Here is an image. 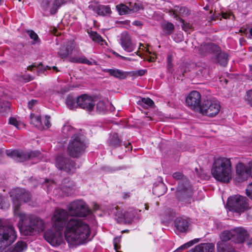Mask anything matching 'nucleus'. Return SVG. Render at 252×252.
<instances>
[{"label":"nucleus","instance_id":"obj_20","mask_svg":"<svg viewBox=\"0 0 252 252\" xmlns=\"http://www.w3.org/2000/svg\"><path fill=\"white\" fill-rule=\"evenodd\" d=\"M90 9H92L97 15L105 16L110 15L112 13L111 8L109 5L99 4L97 6L92 5L89 6Z\"/></svg>","mask_w":252,"mask_h":252},{"label":"nucleus","instance_id":"obj_52","mask_svg":"<svg viewBox=\"0 0 252 252\" xmlns=\"http://www.w3.org/2000/svg\"><path fill=\"white\" fill-rule=\"evenodd\" d=\"M120 242V237H116L113 240L114 247L116 251L120 248L119 243Z\"/></svg>","mask_w":252,"mask_h":252},{"label":"nucleus","instance_id":"obj_1","mask_svg":"<svg viewBox=\"0 0 252 252\" xmlns=\"http://www.w3.org/2000/svg\"><path fill=\"white\" fill-rule=\"evenodd\" d=\"M68 212L57 209L52 218L53 226L58 230L65 227L64 235L69 245L78 246L86 243L91 233L89 225L82 219L72 218L68 220Z\"/></svg>","mask_w":252,"mask_h":252},{"label":"nucleus","instance_id":"obj_25","mask_svg":"<svg viewBox=\"0 0 252 252\" xmlns=\"http://www.w3.org/2000/svg\"><path fill=\"white\" fill-rule=\"evenodd\" d=\"M27 249L26 242L18 241L13 247L8 249V252H24Z\"/></svg>","mask_w":252,"mask_h":252},{"label":"nucleus","instance_id":"obj_32","mask_svg":"<svg viewBox=\"0 0 252 252\" xmlns=\"http://www.w3.org/2000/svg\"><path fill=\"white\" fill-rule=\"evenodd\" d=\"M127 4L129 9L130 14L137 12L143 8L142 5L140 3H136L135 2H129L127 3Z\"/></svg>","mask_w":252,"mask_h":252},{"label":"nucleus","instance_id":"obj_55","mask_svg":"<svg viewBox=\"0 0 252 252\" xmlns=\"http://www.w3.org/2000/svg\"><path fill=\"white\" fill-rule=\"evenodd\" d=\"M50 118V117L49 116H46L44 121L45 126L48 128L51 126V124L49 122Z\"/></svg>","mask_w":252,"mask_h":252},{"label":"nucleus","instance_id":"obj_59","mask_svg":"<svg viewBox=\"0 0 252 252\" xmlns=\"http://www.w3.org/2000/svg\"><path fill=\"white\" fill-rule=\"evenodd\" d=\"M248 245L250 248H252V238L248 242Z\"/></svg>","mask_w":252,"mask_h":252},{"label":"nucleus","instance_id":"obj_23","mask_svg":"<svg viewBox=\"0 0 252 252\" xmlns=\"http://www.w3.org/2000/svg\"><path fill=\"white\" fill-rule=\"evenodd\" d=\"M201 49L205 53H211L214 54L215 56L218 52L220 51L221 48L218 45L214 43H205L201 45Z\"/></svg>","mask_w":252,"mask_h":252},{"label":"nucleus","instance_id":"obj_53","mask_svg":"<svg viewBox=\"0 0 252 252\" xmlns=\"http://www.w3.org/2000/svg\"><path fill=\"white\" fill-rule=\"evenodd\" d=\"M8 204L5 203L4 198L0 196V208L4 209L5 207H7Z\"/></svg>","mask_w":252,"mask_h":252},{"label":"nucleus","instance_id":"obj_56","mask_svg":"<svg viewBox=\"0 0 252 252\" xmlns=\"http://www.w3.org/2000/svg\"><path fill=\"white\" fill-rule=\"evenodd\" d=\"M146 70L144 69H140L136 71L133 73V74L137 76H142L145 73Z\"/></svg>","mask_w":252,"mask_h":252},{"label":"nucleus","instance_id":"obj_18","mask_svg":"<svg viewBox=\"0 0 252 252\" xmlns=\"http://www.w3.org/2000/svg\"><path fill=\"white\" fill-rule=\"evenodd\" d=\"M215 244L213 243L199 244L190 249L188 252H214Z\"/></svg>","mask_w":252,"mask_h":252},{"label":"nucleus","instance_id":"obj_5","mask_svg":"<svg viewBox=\"0 0 252 252\" xmlns=\"http://www.w3.org/2000/svg\"><path fill=\"white\" fill-rule=\"evenodd\" d=\"M86 148L83 136L80 134H75L68 143L67 152L70 157L77 158L84 153Z\"/></svg>","mask_w":252,"mask_h":252},{"label":"nucleus","instance_id":"obj_8","mask_svg":"<svg viewBox=\"0 0 252 252\" xmlns=\"http://www.w3.org/2000/svg\"><path fill=\"white\" fill-rule=\"evenodd\" d=\"M220 105L218 100L212 99L204 100L200 106L199 111L203 115L214 117L219 113Z\"/></svg>","mask_w":252,"mask_h":252},{"label":"nucleus","instance_id":"obj_6","mask_svg":"<svg viewBox=\"0 0 252 252\" xmlns=\"http://www.w3.org/2000/svg\"><path fill=\"white\" fill-rule=\"evenodd\" d=\"M248 201V199L246 197L236 195L228 198L227 206L231 211L244 212L249 208Z\"/></svg>","mask_w":252,"mask_h":252},{"label":"nucleus","instance_id":"obj_31","mask_svg":"<svg viewBox=\"0 0 252 252\" xmlns=\"http://www.w3.org/2000/svg\"><path fill=\"white\" fill-rule=\"evenodd\" d=\"M138 104L144 108L152 107L154 105V101L150 98H142L138 101Z\"/></svg>","mask_w":252,"mask_h":252},{"label":"nucleus","instance_id":"obj_33","mask_svg":"<svg viewBox=\"0 0 252 252\" xmlns=\"http://www.w3.org/2000/svg\"><path fill=\"white\" fill-rule=\"evenodd\" d=\"M116 8L119 14L121 15L130 14L129 9L128 8V5H126V4L121 3L117 5Z\"/></svg>","mask_w":252,"mask_h":252},{"label":"nucleus","instance_id":"obj_62","mask_svg":"<svg viewBox=\"0 0 252 252\" xmlns=\"http://www.w3.org/2000/svg\"><path fill=\"white\" fill-rule=\"evenodd\" d=\"M135 60H135V59H132V58H128V57H127V60H126V61H135Z\"/></svg>","mask_w":252,"mask_h":252},{"label":"nucleus","instance_id":"obj_39","mask_svg":"<svg viewBox=\"0 0 252 252\" xmlns=\"http://www.w3.org/2000/svg\"><path fill=\"white\" fill-rule=\"evenodd\" d=\"M236 172L238 175L243 176L246 172L245 165L242 163H239L236 166Z\"/></svg>","mask_w":252,"mask_h":252},{"label":"nucleus","instance_id":"obj_9","mask_svg":"<svg viewBox=\"0 0 252 252\" xmlns=\"http://www.w3.org/2000/svg\"><path fill=\"white\" fill-rule=\"evenodd\" d=\"M56 166L59 170L63 171L68 174H74L77 168L75 161L63 155H59L57 157Z\"/></svg>","mask_w":252,"mask_h":252},{"label":"nucleus","instance_id":"obj_42","mask_svg":"<svg viewBox=\"0 0 252 252\" xmlns=\"http://www.w3.org/2000/svg\"><path fill=\"white\" fill-rule=\"evenodd\" d=\"M173 60V56L172 54H168L167 58V68L168 71L170 73L172 72L173 64L172 62Z\"/></svg>","mask_w":252,"mask_h":252},{"label":"nucleus","instance_id":"obj_47","mask_svg":"<svg viewBox=\"0 0 252 252\" xmlns=\"http://www.w3.org/2000/svg\"><path fill=\"white\" fill-rule=\"evenodd\" d=\"M70 61L71 62H77V63H83L87 64L89 65L92 64L91 62L89 61L88 59L86 58H78V59H75V58H70Z\"/></svg>","mask_w":252,"mask_h":252},{"label":"nucleus","instance_id":"obj_10","mask_svg":"<svg viewBox=\"0 0 252 252\" xmlns=\"http://www.w3.org/2000/svg\"><path fill=\"white\" fill-rule=\"evenodd\" d=\"M76 105L91 113L94 109L95 102L92 97L84 94L77 97Z\"/></svg>","mask_w":252,"mask_h":252},{"label":"nucleus","instance_id":"obj_28","mask_svg":"<svg viewBox=\"0 0 252 252\" xmlns=\"http://www.w3.org/2000/svg\"><path fill=\"white\" fill-rule=\"evenodd\" d=\"M166 188L162 182L159 183L157 186H155L153 189V193L158 196L163 195L166 192Z\"/></svg>","mask_w":252,"mask_h":252},{"label":"nucleus","instance_id":"obj_16","mask_svg":"<svg viewBox=\"0 0 252 252\" xmlns=\"http://www.w3.org/2000/svg\"><path fill=\"white\" fill-rule=\"evenodd\" d=\"M7 155L19 162H23L28 159L29 155L27 151L13 150L7 151Z\"/></svg>","mask_w":252,"mask_h":252},{"label":"nucleus","instance_id":"obj_57","mask_svg":"<svg viewBox=\"0 0 252 252\" xmlns=\"http://www.w3.org/2000/svg\"><path fill=\"white\" fill-rule=\"evenodd\" d=\"M37 103V101L35 100H32L28 103V107L30 109H32V107Z\"/></svg>","mask_w":252,"mask_h":252},{"label":"nucleus","instance_id":"obj_61","mask_svg":"<svg viewBox=\"0 0 252 252\" xmlns=\"http://www.w3.org/2000/svg\"><path fill=\"white\" fill-rule=\"evenodd\" d=\"M119 57L125 61H126L127 60V57H125L122 56H119Z\"/></svg>","mask_w":252,"mask_h":252},{"label":"nucleus","instance_id":"obj_3","mask_svg":"<svg viewBox=\"0 0 252 252\" xmlns=\"http://www.w3.org/2000/svg\"><path fill=\"white\" fill-rule=\"evenodd\" d=\"M232 171L230 158L219 157L215 159L211 173L216 180L223 183L229 182L232 179Z\"/></svg>","mask_w":252,"mask_h":252},{"label":"nucleus","instance_id":"obj_58","mask_svg":"<svg viewBox=\"0 0 252 252\" xmlns=\"http://www.w3.org/2000/svg\"><path fill=\"white\" fill-rule=\"evenodd\" d=\"M132 24L133 25L136 26H142L143 25V24L142 22L140 21H134Z\"/></svg>","mask_w":252,"mask_h":252},{"label":"nucleus","instance_id":"obj_36","mask_svg":"<svg viewBox=\"0 0 252 252\" xmlns=\"http://www.w3.org/2000/svg\"><path fill=\"white\" fill-rule=\"evenodd\" d=\"M89 36L94 41L98 43H100L104 41L101 36L96 32L91 31L89 33Z\"/></svg>","mask_w":252,"mask_h":252},{"label":"nucleus","instance_id":"obj_13","mask_svg":"<svg viewBox=\"0 0 252 252\" xmlns=\"http://www.w3.org/2000/svg\"><path fill=\"white\" fill-rule=\"evenodd\" d=\"M192 189L189 182H180L176 192V196L179 200L184 201L190 198Z\"/></svg>","mask_w":252,"mask_h":252},{"label":"nucleus","instance_id":"obj_17","mask_svg":"<svg viewBox=\"0 0 252 252\" xmlns=\"http://www.w3.org/2000/svg\"><path fill=\"white\" fill-rule=\"evenodd\" d=\"M234 239L237 243H243L248 237L247 231L243 227L233 229Z\"/></svg>","mask_w":252,"mask_h":252},{"label":"nucleus","instance_id":"obj_63","mask_svg":"<svg viewBox=\"0 0 252 252\" xmlns=\"http://www.w3.org/2000/svg\"><path fill=\"white\" fill-rule=\"evenodd\" d=\"M4 0H0V6L2 5L4 3Z\"/></svg>","mask_w":252,"mask_h":252},{"label":"nucleus","instance_id":"obj_50","mask_svg":"<svg viewBox=\"0 0 252 252\" xmlns=\"http://www.w3.org/2000/svg\"><path fill=\"white\" fill-rule=\"evenodd\" d=\"M9 124L15 126L18 129L19 128V126L21 125V123L18 121L17 119L14 117H10L9 118Z\"/></svg>","mask_w":252,"mask_h":252},{"label":"nucleus","instance_id":"obj_19","mask_svg":"<svg viewBox=\"0 0 252 252\" xmlns=\"http://www.w3.org/2000/svg\"><path fill=\"white\" fill-rule=\"evenodd\" d=\"M213 62L218 63L220 65L225 67L226 66L229 60L228 55L224 51L218 52L217 54L212 58Z\"/></svg>","mask_w":252,"mask_h":252},{"label":"nucleus","instance_id":"obj_44","mask_svg":"<svg viewBox=\"0 0 252 252\" xmlns=\"http://www.w3.org/2000/svg\"><path fill=\"white\" fill-rule=\"evenodd\" d=\"M96 111L99 113L104 112L106 110V106L105 102L99 101L96 105Z\"/></svg>","mask_w":252,"mask_h":252},{"label":"nucleus","instance_id":"obj_14","mask_svg":"<svg viewBox=\"0 0 252 252\" xmlns=\"http://www.w3.org/2000/svg\"><path fill=\"white\" fill-rule=\"evenodd\" d=\"M75 44L72 40H69L63 45L58 52V56L62 59H65L70 56L74 49Z\"/></svg>","mask_w":252,"mask_h":252},{"label":"nucleus","instance_id":"obj_38","mask_svg":"<svg viewBox=\"0 0 252 252\" xmlns=\"http://www.w3.org/2000/svg\"><path fill=\"white\" fill-rule=\"evenodd\" d=\"M30 118L32 123L35 126H37L42 125V121L40 116H35L33 114H31Z\"/></svg>","mask_w":252,"mask_h":252},{"label":"nucleus","instance_id":"obj_40","mask_svg":"<svg viewBox=\"0 0 252 252\" xmlns=\"http://www.w3.org/2000/svg\"><path fill=\"white\" fill-rule=\"evenodd\" d=\"M249 168L250 170V174L252 178V162L250 163ZM247 195L251 199H252V182L250 183L248 186V188L246 189Z\"/></svg>","mask_w":252,"mask_h":252},{"label":"nucleus","instance_id":"obj_15","mask_svg":"<svg viewBox=\"0 0 252 252\" xmlns=\"http://www.w3.org/2000/svg\"><path fill=\"white\" fill-rule=\"evenodd\" d=\"M201 95L197 91H192L186 98V102L191 109L200 110Z\"/></svg>","mask_w":252,"mask_h":252},{"label":"nucleus","instance_id":"obj_41","mask_svg":"<svg viewBox=\"0 0 252 252\" xmlns=\"http://www.w3.org/2000/svg\"><path fill=\"white\" fill-rule=\"evenodd\" d=\"M162 29L166 31V33L170 35L174 30V26L171 23H167L162 26Z\"/></svg>","mask_w":252,"mask_h":252},{"label":"nucleus","instance_id":"obj_60","mask_svg":"<svg viewBox=\"0 0 252 252\" xmlns=\"http://www.w3.org/2000/svg\"><path fill=\"white\" fill-rule=\"evenodd\" d=\"M34 67V66H33V65L29 66L28 67V69L32 71V68H33Z\"/></svg>","mask_w":252,"mask_h":252},{"label":"nucleus","instance_id":"obj_12","mask_svg":"<svg viewBox=\"0 0 252 252\" xmlns=\"http://www.w3.org/2000/svg\"><path fill=\"white\" fill-rule=\"evenodd\" d=\"M174 226L177 233H187L191 229V221L186 217H179L174 220Z\"/></svg>","mask_w":252,"mask_h":252},{"label":"nucleus","instance_id":"obj_2","mask_svg":"<svg viewBox=\"0 0 252 252\" xmlns=\"http://www.w3.org/2000/svg\"><path fill=\"white\" fill-rule=\"evenodd\" d=\"M9 194L14 204V213L20 218L18 227L21 232L25 235H32L37 232L43 231L44 225L42 220L19 211L22 202H27L30 201V193L24 189L16 188L13 189Z\"/></svg>","mask_w":252,"mask_h":252},{"label":"nucleus","instance_id":"obj_54","mask_svg":"<svg viewBox=\"0 0 252 252\" xmlns=\"http://www.w3.org/2000/svg\"><path fill=\"white\" fill-rule=\"evenodd\" d=\"M180 21L181 22H182V23H183V25H182V28H183V29L184 31H188V30L189 29V24H188L187 23H185V21L183 19H181V18L180 19Z\"/></svg>","mask_w":252,"mask_h":252},{"label":"nucleus","instance_id":"obj_64","mask_svg":"<svg viewBox=\"0 0 252 252\" xmlns=\"http://www.w3.org/2000/svg\"><path fill=\"white\" fill-rule=\"evenodd\" d=\"M250 33L252 36V28L250 30Z\"/></svg>","mask_w":252,"mask_h":252},{"label":"nucleus","instance_id":"obj_48","mask_svg":"<svg viewBox=\"0 0 252 252\" xmlns=\"http://www.w3.org/2000/svg\"><path fill=\"white\" fill-rule=\"evenodd\" d=\"M193 245L192 241L188 242L177 249L174 252H180Z\"/></svg>","mask_w":252,"mask_h":252},{"label":"nucleus","instance_id":"obj_51","mask_svg":"<svg viewBox=\"0 0 252 252\" xmlns=\"http://www.w3.org/2000/svg\"><path fill=\"white\" fill-rule=\"evenodd\" d=\"M246 100L248 104L252 106V90H249L247 92Z\"/></svg>","mask_w":252,"mask_h":252},{"label":"nucleus","instance_id":"obj_24","mask_svg":"<svg viewBox=\"0 0 252 252\" xmlns=\"http://www.w3.org/2000/svg\"><path fill=\"white\" fill-rule=\"evenodd\" d=\"M218 252H237L234 248L228 243L218 242L217 243Z\"/></svg>","mask_w":252,"mask_h":252},{"label":"nucleus","instance_id":"obj_26","mask_svg":"<svg viewBox=\"0 0 252 252\" xmlns=\"http://www.w3.org/2000/svg\"><path fill=\"white\" fill-rule=\"evenodd\" d=\"M177 13H178L182 16H187L190 14V11L186 6L175 5L174 6V11L173 12V15L175 18L177 17Z\"/></svg>","mask_w":252,"mask_h":252},{"label":"nucleus","instance_id":"obj_43","mask_svg":"<svg viewBox=\"0 0 252 252\" xmlns=\"http://www.w3.org/2000/svg\"><path fill=\"white\" fill-rule=\"evenodd\" d=\"M115 219L119 223H121L124 220L125 215L122 211L116 210V212H114Z\"/></svg>","mask_w":252,"mask_h":252},{"label":"nucleus","instance_id":"obj_21","mask_svg":"<svg viewBox=\"0 0 252 252\" xmlns=\"http://www.w3.org/2000/svg\"><path fill=\"white\" fill-rule=\"evenodd\" d=\"M107 144L110 147L114 149L120 147L122 145V141L118 133H113L110 135Z\"/></svg>","mask_w":252,"mask_h":252},{"label":"nucleus","instance_id":"obj_46","mask_svg":"<svg viewBox=\"0 0 252 252\" xmlns=\"http://www.w3.org/2000/svg\"><path fill=\"white\" fill-rule=\"evenodd\" d=\"M27 33L30 38L33 40L34 42L33 44H35V43H37L39 42L40 40L39 38L37 35V34L32 30H28L27 31Z\"/></svg>","mask_w":252,"mask_h":252},{"label":"nucleus","instance_id":"obj_34","mask_svg":"<svg viewBox=\"0 0 252 252\" xmlns=\"http://www.w3.org/2000/svg\"><path fill=\"white\" fill-rule=\"evenodd\" d=\"M66 104L70 109H73L76 108V99L72 96L69 95L66 99Z\"/></svg>","mask_w":252,"mask_h":252},{"label":"nucleus","instance_id":"obj_30","mask_svg":"<svg viewBox=\"0 0 252 252\" xmlns=\"http://www.w3.org/2000/svg\"><path fill=\"white\" fill-rule=\"evenodd\" d=\"M64 3L63 0H54V1L51 3L50 8V14L53 15L55 14L59 8Z\"/></svg>","mask_w":252,"mask_h":252},{"label":"nucleus","instance_id":"obj_49","mask_svg":"<svg viewBox=\"0 0 252 252\" xmlns=\"http://www.w3.org/2000/svg\"><path fill=\"white\" fill-rule=\"evenodd\" d=\"M50 0H42L41 6L44 11L47 10L50 7Z\"/></svg>","mask_w":252,"mask_h":252},{"label":"nucleus","instance_id":"obj_37","mask_svg":"<svg viewBox=\"0 0 252 252\" xmlns=\"http://www.w3.org/2000/svg\"><path fill=\"white\" fill-rule=\"evenodd\" d=\"M74 132V128L69 125L64 126L62 128V132L64 136L68 137L72 135Z\"/></svg>","mask_w":252,"mask_h":252},{"label":"nucleus","instance_id":"obj_7","mask_svg":"<svg viewBox=\"0 0 252 252\" xmlns=\"http://www.w3.org/2000/svg\"><path fill=\"white\" fill-rule=\"evenodd\" d=\"M69 215L72 217H84L91 213L87 205L82 200H75L67 205Z\"/></svg>","mask_w":252,"mask_h":252},{"label":"nucleus","instance_id":"obj_29","mask_svg":"<svg viewBox=\"0 0 252 252\" xmlns=\"http://www.w3.org/2000/svg\"><path fill=\"white\" fill-rule=\"evenodd\" d=\"M232 238L234 239L233 229L230 231L225 230L222 231L220 235V238L221 239L220 242L225 243L230 240Z\"/></svg>","mask_w":252,"mask_h":252},{"label":"nucleus","instance_id":"obj_4","mask_svg":"<svg viewBox=\"0 0 252 252\" xmlns=\"http://www.w3.org/2000/svg\"><path fill=\"white\" fill-rule=\"evenodd\" d=\"M17 237L14 227L11 225H0V252L13 243Z\"/></svg>","mask_w":252,"mask_h":252},{"label":"nucleus","instance_id":"obj_27","mask_svg":"<svg viewBox=\"0 0 252 252\" xmlns=\"http://www.w3.org/2000/svg\"><path fill=\"white\" fill-rule=\"evenodd\" d=\"M104 72L109 73V74L117 78L121 79H125L126 77V72L122 71L118 69H105Z\"/></svg>","mask_w":252,"mask_h":252},{"label":"nucleus","instance_id":"obj_22","mask_svg":"<svg viewBox=\"0 0 252 252\" xmlns=\"http://www.w3.org/2000/svg\"><path fill=\"white\" fill-rule=\"evenodd\" d=\"M121 40V45L125 51L130 52L134 50V46L132 44L130 37L127 34H123Z\"/></svg>","mask_w":252,"mask_h":252},{"label":"nucleus","instance_id":"obj_11","mask_svg":"<svg viewBox=\"0 0 252 252\" xmlns=\"http://www.w3.org/2000/svg\"><path fill=\"white\" fill-rule=\"evenodd\" d=\"M61 230H48L44 234L45 240L53 246L60 245L63 242V236Z\"/></svg>","mask_w":252,"mask_h":252},{"label":"nucleus","instance_id":"obj_45","mask_svg":"<svg viewBox=\"0 0 252 252\" xmlns=\"http://www.w3.org/2000/svg\"><path fill=\"white\" fill-rule=\"evenodd\" d=\"M27 153L29 155L28 159H33L36 158H40L41 157V153L38 151H27Z\"/></svg>","mask_w":252,"mask_h":252},{"label":"nucleus","instance_id":"obj_35","mask_svg":"<svg viewBox=\"0 0 252 252\" xmlns=\"http://www.w3.org/2000/svg\"><path fill=\"white\" fill-rule=\"evenodd\" d=\"M172 177L174 179L179 180V183L181 182L183 183H186V182H189V180L183 174L180 172H176L173 174Z\"/></svg>","mask_w":252,"mask_h":252}]
</instances>
